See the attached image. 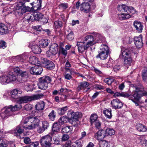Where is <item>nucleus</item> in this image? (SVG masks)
Masks as SVG:
<instances>
[{
  "instance_id": "f257e3e1",
  "label": "nucleus",
  "mask_w": 147,
  "mask_h": 147,
  "mask_svg": "<svg viewBox=\"0 0 147 147\" xmlns=\"http://www.w3.org/2000/svg\"><path fill=\"white\" fill-rule=\"evenodd\" d=\"M19 105L13 106L12 105L6 106L3 108L0 111V116L3 120H5L15 115L14 112L20 109Z\"/></svg>"
},
{
  "instance_id": "f03ea898",
  "label": "nucleus",
  "mask_w": 147,
  "mask_h": 147,
  "mask_svg": "<svg viewBox=\"0 0 147 147\" xmlns=\"http://www.w3.org/2000/svg\"><path fill=\"white\" fill-rule=\"evenodd\" d=\"M30 0H22L17 1L14 10L15 14L17 17L21 16L24 13L30 11V8L25 5V3L29 2Z\"/></svg>"
},
{
  "instance_id": "7ed1b4c3",
  "label": "nucleus",
  "mask_w": 147,
  "mask_h": 147,
  "mask_svg": "<svg viewBox=\"0 0 147 147\" xmlns=\"http://www.w3.org/2000/svg\"><path fill=\"white\" fill-rule=\"evenodd\" d=\"M40 121L36 117L28 116L23 121V127L26 129H32L36 128L39 125Z\"/></svg>"
},
{
  "instance_id": "20e7f679",
  "label": "nucleus",
  "mask_w": 147,
  "mask_h": 147,
  "mask_svg": "<svg viewBox=\"0 0 147 147\" xmlns=\"http://www.w3.org/2000/svg\"><path fill=\"white\" fill-rule=\"evenodd\" d=\"M131 87H134V88L135 89L134 91L131 93L130 92H122V96L125 98H129V99H131L133 98H134L136 100H138L140 99V98L141 97V96L142 95L143 93L142 92H139V88H140L141 92H142L143 90L142 88L139 87V85L137 86H136L134 85L131 84L130 85Z\"/></svg>"
},
{
  "instance_id": "39448f33",
  "label": "nucleus",
  "mask_w": 147,
  "mask_h": 147,
  "mask_svg": "<svg viewBox=\"0 0 147 147\" xmlns=\"http://www.w3.org/2000/svg\"><path fill=\"white\" fill-rule=\"evenodd\" d=\"M132 49H121V54L123 59L124 64L127 66L130 65L132 62V56L134 53L132 51Z\"/></svg>"
},
{
  "instance_id": "423d86ee",
  "label": "nucleus",
  "mask_w": 147,
  "mask_h": 147,
  "mask_svg": "<svg viewBox=\"0 0 147 147\" xmlns=\"http://www.w3.org/2000/svg\"><path fill=\"white\" fill-rule=\"evenodd\" d=\"M119 8H121L120 10L123 12H127V13H121L119 15V18L120 20H124L131 18L130 13H134L136 11L134 8L132 7H129L124 5L122 4L119 6Z\"/></svg>"
},
{
  "instance_id": "0eeeda50",
  "label": "nucleus",
  "mask_w": 147,
  "mask_h": 147,
  "mask_svg": "<svg viewBox=\"0 0 147 147\" xmlns=\"http://www.w3.org/2000/svg\"><path fill=\"white\" fill-rule=\"evenodd\" d=\"M51 78L48 76L40 77L39 79V82L38 84V88L43 90H45L48 87V84L51 81Z\"/></svg>"
},
{
  "instance_id": "6e6552de",
  "label": "nucleus",
  "mask_w": 147,
  "mask_h": 147,
  "mask_svg": "<svg viewBox=\"0 0 147 147\" xmlns=\"http://www.w3.org/2000/svg\"><path fill=\"white\" fill-rule=\"evenodd\" d=\"M67 116H68V121L71 123L78 121V118L82 116L80 112H75L71 110L68 111Z\"/></svg>"
},
{
  "instance_id": "1a4fd4ad",
  "label": "nucleus",
  "mask_w": 147,
  "mask_h": 147,
  "mask_svg": "<svg viewBox=\"0 0 147 147\" xmlns=\"http://www.w3.org/2000/svg\"><path fill=\"white\" fill-rule=\"evenodd\" d=\"M44 96L42 94H38L30 96H25L21 97L20 100L21 103H26L28 101L39 99Z\"/></svg>"
},
{
  "instance_id": "9d476101",
  "label": "nucleus",
  "mask_w": 147,
  "mask_h": 147,
  "mask_svg": "<svg viewBox=\"0 0 147 147\" xmlns=\"http://www.w3.org/2000/svg\"><path fill=\"white\" fill-rule=\"evenodd\" d=\"M52 137L49 134L43 136L40 140V143L43 147H50L52 144Z\"/></svg>"
},
{
  "instance_id": "9b49d317",
  "label": "nucleus",
  "mask_w": 147,
  "mask_h": 147,
  "mask_svg": "<svg viewBox=\"0 0 147 147\" xmlns=\"http://www.w3.org/2000/svg\"><path fill=\"white\" fill-rule=\"evenodd\" d=\"M58 45L57 44H52L49 47V50L47 52V57H50L52 55H55L58 52Z\"/></svg>"
},
{
  "instance_id": "f8f14e48",
  "label": "nucleus",
  "mask_w": 147,
  "mask_h": 147,
  "mask_svg": "<svg viewBox=\"0 0 147 147\" xmlns=\"http://www.w3.org/2000/svg\"><path fill=\"white\" fill-rule=\"evenodd\" d=\"M111 104L112 108L115 109H120L122 108L123 104L118 99H114L111 100Z\"/></svg>"
},
{
  "instance_id": "ddd939ff",
  "label": "nucleus",
  "mask_w": 147,
  "mask_h": 147,
  "mask_svg": "<svg viewBox=\"0 0 147 147\" xmlns=\"http://www.w3.org/2000/svg\"><path fill=\"white\" fill-rule=\"evenodd\" d=\"M83 41L89 47L96 44L93 36L90 35L86 36L84 38Z\"/></svg>"
},
{
  "instance_id": "4468645a",
  "label": "nucleus",
  "mask_w": 147,
  "mask_h": 147,
  "mask_svg": "<svg viewBox=\"0 0 147 147\" xmlns=\"http://www.w3.org/2000/svg\"><path fill=\"white\" fill-rule=\"evenodd\" d=\"M39 65H35L30 68V71L31 74L39 75L42 73L43 69L42 67Z\"/></svg>"
},
{
  "instance_id": "2eb2a0df",
  "label": "nucleus",
  "mask_w": 147,
  "mask_h": 147,
  "mask_svg": "<svg viewBox=\"0 0 147 147\" xmlns=\"http://www.w3.org/2000/svg\"><path fill=\"white\" fill-rule=\"evenodd\" d=\"M18 82H22L27 81L28 78V73L27 71H22L19 75H18Z\"/></svg>"
},
{
  "instance_id": "dca6fc26",
  "label": "nucleus",
  "mask_w": 147,
  "mask_h": 147,
  "mask_svg": "<svg viewBox=\"0 0 147 147\" xmlns=\"http://www.w3.org/2000/svg\"><path fill=\"white\" fill-rule=\"evenodd\" d=\"M76 46L78 47L79 52L81 53H82L85 51L87 50L89 48V47L87 46V45L84 41L82 42H77Z\"/></svg>"
},
{
  "instance_id": "f3484780",
  "label": "nucleus",
  "mask_w": 147,
  "mask_h": 147,
  "mask_svg": "<svg viewBox=\"0 0 147 147\" xmlns=\"http://www.w3.org/2000/svg\"><path fill=\"white\" fill-rule=\"evenodd\" d=\"M105 130L101 129L98 131L95 134L94 137L98 140H102L106 136Z\"/></svg>"
},
{
  "instance_id": "a211bd4d",
  "label": "nucleus",
  "mask_w": 147,
  "mask_h": 147,
  "mask_svg": "<svg viewBox=\"0 0 147 147\" xmlns=\"http://www.w3.org/2000/svg\"><path fill=\"white\" fill-rule=\"evenodd\" d=\"M134 41L135 44L137 48H139L142 47L143 43L141 35H140L138 36L134 37Z\"/></svg>"
},
{
  "instance_id": "6ab92c4d",
  "label": "nucleus",
  "mask_w": 147,
  "mask_h": 147,
  "mask_svg": "<svg viewBox=\"0 0 147 147\" xmlns=\"http://www.w3.org/2000/svg\"><path fill=\"white\" fill-rule=\"evenodd\" d=\"M42 127L39 128L37 130L39 133H42L45 131L47 130L50 126L49 123L47 121H42Z\"/></svg>"
},
{
  "instance_id": "aec40b11",
  "label": "nucleus",
  "mask_w": 147,
  "mask_h": 147,
  "mask_svg": "<svg viewBox=\"0 0 147 147\" xmlns=\"http://www.w3.org/2000/svg\"><path fill=\"white\" fill-rule=\"evenodd\" d=\"M28 47L31 48L32 51L35 54H39L40 53L41 49L34 42H31L29 44Z\"/></svg>"
},
{
  "instance_id": "412c9836",
  "label": "nucleus",
  "mask_w": 147,
  "mask_h": 147,
  "mask_svg": "<svg viewBox=\"0 0 147 147\" xmlns=\"http://www.w3.org/2000/svg\"><path fill=\"white\" fill-rule=\"evenodd\" d=\"M133 25L137 32L139 33L142 32L143 26L141 22L136 20L134 22Z\"/></svg>"
},
{
  "instance_id": "4be33fe9",
  "label": "nucleus",
  "mask_w": 147,
  "mask_h": 147,
  "mask_svg": "<svg viewBox=\"0 0 147 147\" xmlns=\"http://www.w3.org/2000/svg\"><path fill=\"white\" fill-rule=\"evenodd\" d=\"M7 76L8 80L7 81L9 82V83L12 82H18V76L14 74L13 73L9 72Z\"/></svg>"
},
{
  "instance_id": "5701e85b",
  "label": "nucleus",
  "mask_w": 147,
  "mask_h": 147,
  "mask_svg": "<svg viewBox=\"0 0 147 147\" xmlns=\"http://www.w3.org/2000/svg\"><path fill=\"white\" fill-rule=\"evenodd\" d=\"M90 9V4L87 2L83 3L81 5V10L86 13L88 12Z\"/></svg>"
},
{
  "instance_id": "b1692460",
  "label": "nucleus",
  "mask_w": 147,
  "mask_h": 147,
  "mask_svg": "<svg viewBox=\"0 0 147 147\" xmlns=\"http://www.w3.org/2000/svg\"><path fill=\"white\" fill-rule=\"evenodd\" d=\"M66 38L69 40H73L74 38V35L73 32L70 29L66 30L65 31Z\"/></svg>"
},
{
  "instance_id": "393cba45",
  "label": "nucleus",
  "mask_w": 147,
  "mask_h": 147,
  "mask_svg": "<svg viewBox=\"0 0 147 147\" xmlns=\"http://www.w3.org/2000/svg\"><path fill=\"white\" fill-rule=\"evenodd\" d=\"M29 62L30 63L35 65H40L41 63L38 59L34 56H31L29 58Z\"/></svg>"
},
{
  "instance_id": "a878e982",
  "label": "nucleus",
  "mask_w": 147,
  "mask_h": 147,
  "mask_svg": "<svg viewBox=\"0 0 147 147\" xmlns=\"http://www.w3.org/2000/svg\"><path fill=\"white\" fill-rule=\"evenodd\" d=\"M22 91L20 89H14L11 92V97L15 99H17L18 98V94H21Z\"/></svg>"
},
{
  "instance_id": "bb28decb",
  "label": "nucleus",
  "mask_w": 147,
  "mask_h": 147,
  "mask_svg": "<svg viewBox=\"0 0 147 147\" xmlns=\"http://www.w3.org/2000/svg\"><path fill=\"white\" fill-rule=\"evenodd\" d=\"M94 40L96 43L101 42L103 39V38L100 34L96 32H93Z\"/></svg>"
},
{
  "instance_id": "cd10ccee",
  "label": "nucleus",
  "mask_w": 147,
  "mask_h": 147,
  "mask_svg": "<svg viewBox=\"0 0 147 147\" xmlns=\"http://www.w3.org/2000/svg\"><path fill=\"white\" fill-rule=\"evenodd\" d=\"M89 84L86 82H81L78 85L77 88V90L78 91L81 90H84L86 88L88 87L89 85Z\"/></svg>"
},
{
  "instance_id": "c85d7f7f",
  "label": "nucleus",
  "mask_w": 147,
  "mask_h": 147,
  "mask_svg": "<svg viewBox=\"0 0 147 147\" xmlns=\"http://www.w3.org/2000/svg\"><path fill=\"white\" fill-rule=\"evenodd\" d=\"M98 54L96 56L97 58H100L102 60H104L107 59L108 56V55L109 53H106L105 52H98Z\"/></svg>"
},
{
  "instance_id": "c756f323",
  "label": "nucleus",
  "mask_w": 147,
  "mask_h": 147,
  "mask_svg": "<svg viewBox=\"0 0 147 147\" xmlns=\"http://www.w3.org/2000/svg\"><path fill=\"white\" fill-rule=\"evenodd\" d=\"M23 128H24L23 125L22 127L21 126H18L16 128L14 129L13 132L14 135L18 136H19L20 134L23 133L24 130Z\"/></svg>"
},
{
  "instance_id": "7c9ffc66",
  "label": "nucleus",
  "mask_w": 147,
  "mask_h": 147,
  "mask_svg": "<svg viewBox=\"0 0 147 147\" xmlns=\"http://www.w3.org/2000/svg\"><path fill=\"white\" fill-rule=\"evenodd\" d=\"M45 102L42 101H40L37 102L35 106V107L36 110L37 111L43 110L45 107Z\"/></svg>"
},
{
  "instance_id": "2f4dec72",
  "label": "nucleus",
  "mask_w": 147,
  "mask_h": 147,
  "mask_svg": "<svg viewBox=\"0 0 147 147\" xmlns=\"http://www.w3.org/2000/svg\"><path fill=\"white\" fill-rule=\"evenodd\" d=\"M49 134H50V135L53 138V140L54 142V144L57 145L60 144L59 136L57 134H55L53 132H51Z\"/></svg>"
},
{
  "instance_id": "473e14b6",
  "label": "nucleus",
  "mask_w": 147,
  "mask_h": 147,
  "mask_svg": "<svg viewBox=\"0 0 147 147\" xmlns=\"http://www.w3.org/2000/svg\"><path fill=\"white\" fill-rule=\"evenodd\" d=\"M7 27L4 24H0V34H6L8 32Z\"/></svg>"
},
{
  "instance_id": "72a5a7b5",
  "label": "nucleus",
  "mask_w": 147,
  "mask_h": 147,
  "mask_svg": "<svg viewBox=\"0 0 147 147\" xmlns=\"http://www.w3.org/2000/svg\"><path fill=\"white\" fill-rule=\"evenodd\" d=\"M136 128L140 132H145L147 131V127L144 125L139 123L136 126Z\"/></svg>"
},
{
  "instance_id": "f704fd0d",
  "label": "nucleus",
  "mask_w": 147,
  "mask_h": 147,
  "mask_svg": "<svg viewBox=\"0 0 147 147\" xmlns=\"http://www.w3.org/2000/svg\"><path fill=\"white\" fill-rule=\"evenodd\" d=\"M7 75H3L1 77H0V82L2 84H7L9 83Z\"/></svg>"
},
{
  "instance_id": "c9c22d12",
  "label": "nucleus",
  "mask_w": 147,
  "mask_h": 147,
  "mask_svg": "<svg viewBox=\"0 0 147 147\" xmlns=\"http://www.w3.org/2000/svg\"><path fill=\"white\" fill-rule=\"evenodd\" d=\"M49 43L47 40H41L39 42V45L40 47L45 48L47 47Z\"/></svg>"
},
{
  "instance_id": "e433bc0d",
  "label": "nucleus",
  "mask_w": 147,
  "mask_h": 147,
  "mask_svg": "<svg viewBox=\"0 0 147 147\" xmlns=\"http://www.w3.org/2000/svg\"><path fill=\"white\" fill-rule=\"evenodd\" d=\"M68 110V107L66 106L62 108H59L57 109L58 112L59 114L63 115Z\"/></svg>"
},
{
  "instance_id": "4c0bfd02",
  "label": "nucleus",
  "mask_w": 147,
  "mask_h": 147,
  "mask_svg": "<svg viewBox=\"0 0 147 147\" xmlns=\"http://www.w3.org/2000/svg\"><path fill=\"white\" fill-rule=\"evenodd\" d=\"M112 110L111 109L104 110L103 113L106 117L109 119H111L112 117Z\"/></svg>"
},
{
  "instance_id": "58836bf2",
  "label": "nucleus",
  "mask_w": 147,
  "mask_h": 147,
  "mask_svg": "<svg viewBox=\"0 0 147 147\" xmlns=\"http://www.w3.org/2000/svg\"><path fill=\"white\" fill-rule=\"evenodd\" d=\"M99 52L109 53V47L107 45L102 44L100 46Z\"/></svg>"
},
{
  "instance_id": "ea45409f",
  "label": "nucleus",
  "mask_w": 147,
  "mask_h": 147,
  "mask_svg": "<svg viewBox=\"0 0 147 147\" xmlns=\"http://www.w3.org/2000/svg\"><path fill=\"white\" fill-rule=\"evenodd\" d=\"M60 126L59 124L56 123H54L52 129V132L54 133V132H57L60 130Z\"/></svg>"
},
{
  "instance_id": "a19ab883",
  "label": "nucleus",
  "mask_w": 147,
  "mask_h": 147,
  "mask_svg": "<svg viewBox=\"0 0 147 147\" xmlns=\"http://www.w3.org/2000/svg\"><path fill=\"white\" fill-rule=\"evenodd\" d=\"M106 136H112L114 134L115 131L114 129L110 128H107L105 130Z\"/></svg>"
},
{
  "instance_id": "79ce46f5",
  "label": "nucleus",
  "mask_w": 147,
  "mask_h": 147,
  "mask_svg": "<svg viewBox=\"0 0 147 147\" xmlns=\"http://www.w3.org/2000/svg\"><path fill=\"white\" fill-rule=\"evenodd\" d=\"M98 116L96 114H92L91 115L90 117V121L91 124L92 125L94 122H95L96 121L98 120L97 119Z\"/></svg>"
},
{
  "instance_id": "37998d69",
  "label": "nucleus",
  "mask_w": 147,
  "mask_h": 147,
  "mask_svg": "<svg viewBox=\"0 0 147 147\" xmlns=\"http://www.w3.org/2000/svg\"><path fill=\"white\" fill-rule=\"evenodd\" d=\"M67 121H68V116L67 117L66 116H63L61 117L59 120V123L62 124L67 123Z\"/></svg>"
},
{
  "instance_id": "c03bdc74",
  "label": "nucleus",
  "mask_w": 147,
  "mask_h": 147,
  "mask_svg": "<svg viewBox=\"0 0 147 147\" xmlns=\"http://www.w3.org/2000/svg\"><path fill=\"white\" fill-rule=\"evenodd\" d=\"M72 127L71 126H67L62 129L61 131L63 133H67L72 131Z\"/></svg>"
},
{
  "instance_id": "a18cd8bd",
  "label": "nucleus",
  "mask_w": 147,
  "mask_h": 147,
  "mask_svg": "<svg viewBox=\"0 0 147 147\" xmlns=\"http://www.w3.org/2000/svg\"><path fill=\"white\" fill-rule=\"evenodd\" d=\"M43 15L40 13H34L33 15L34 17V20H36L40 21Z\"/></svg>"
},
{
  "instance_id": "49530a36",
  "label": "nucleus",
  "mask_w": 147,
  "mask_h": 147,
  "mask_svg": "<svg viewBox=\"0 0 147 147\" xmlns=\"http://www.w3.org/2000/svg\"><path fill=\"white\" fill-rule=\"evenodd\" d=\"M142 76L143 80L146 81L147 79V67H144L142 71Z\"/></svg>"
},
{
  "instance_id": "de8ad7c7",
  "label": "nucleus",
  "mask_w": 147,
  "mask_h": 147,
  "mask_svg": "<svg viewBox=\"0 0 147 147\" xmlns=\"http://www.w3.org/2000/svg\"><path fill=\"white\" fill-rule=\"evenodd\" d=\"M50 61L47 60L46 59L42 58L41 60V63L40 64L42 66L46 67L47 65L49 63V62Z\"/></svg>"
},
{
  "instance_id": "09e8293b",
  "label": "nucleus",
  "mask_w": 147,
  "mask_h": 147,
  "mask_svg": "<svg viewBox=\"0 0 147 147\" xmlns=\"http://www.w3.org/2000/svg\"><path fill=\"white\" fill-rule=\"evenodd\" d=\"M48 116L50 119L53 121L55 120L56 117L55 111L54 110H52L49 115Z\"/></svg>"
},
{
  "instance_id": "8fccbe9b",
  "label": "nucleus",
  "mask_w": 147,
  "mask_h": 147,
  "mask_svg": "<svg viewBox=\"0 0 147 147\" xmlns=\"http://www.w3.org/2000/svg\"><path fill=\"white\" fill-rule=\"evenodd\" d=\"M114 80L113 78H105L104 81L109 85H111L112 82H114Z\"/></svg>"
},
{
  "instance_id": "3c124183",
  "label": "nucleus",
  "mask_w": 147,
  "mask_h": 147,
  "mask_svg": "<svg viewBox=\"0 0 147 147\" xmlns=\"http://www.w3.org/2000/svg\"><path fill=\"white\" fill-rule=\"evenodd\" d=\"M99 145L100 147H107L108 145V143L105 140H100Z\"/></svg>"
},
{
  "instance_id": "603ef678",
  "label": "nucleus",
  "mask_w": 147,
  "mask_h": 147,
  "mask_svg": "<svg viewBox=\"0 0 147 147\" xmlns=\"http://www.w3.org/2000/svg\"><path fill=\"white\" fill-rule=\"evenodd\" d=\"M16 57L18 58L19 60L21 62H25V61L24 59H26L28 58L27 56H26L24 54L20 56H17Z\"/></svg>"
},
{
  "instance_id": "864d4df0",
  "label": "nucleus",
  "mask_w": 147,
  "mask_h": 147,
  "mask_svg": "<svg viewBox=\"0 0 147 147\" xmlns=\"http://www.w3.org/2000/svg\"><path fill=\"white\" fill-rule=\"evenodd\" d=\"M71 147H82L80 141L78 140L73 143Z\"/></svg>"
},
{
  "instance_id": "5fc2aeb1",
  "label": "nucleus",
  "mask_w": 147,
  "mask_h": 147,
  "mask_svg": "<svg viewBox=\"0 0 147 147\" xmlns=\"http://www.w3.org/2000/svg\"><path fill=\"white\" fill-rule=\"evenodd\" d=\"M59 53H61L66 56L67 53V52L65 49H64L61 46H60L59 50Z\"/></svg>"
},
{
  "instance_id": "6e6d98bb",
  "label": "nucleus",
  "mask_w": 147,
  "mask_h": 147,
  "mask_svg": "<svg viewBox=\"0 0 147 147\" xmlns=\"http://www.w3.org/2000/svg\"><path fill=\"white\" fill-rule=\"evenodd\" d=\"M55 67V64L53 62L50 61L49 62V63H48L46 67L47 69L51 70L53 69Z\"/></svg>"
},
{
  "instance_id": "4d7b16f0",
  "label": "nucleus",
  "mask_w": 147,
  "mask_h": 147,
  "mask_svg": "<svg viewBox=\"0 0 147 147\" xmlns=\"http://www.w3.org/2000/svg\"><path fill=\"white\" fill-rule=\"evenodd\" d=\"M54 25L55 28L57 29L62 26V23L61 21H55L54 22Z\"/></svg>"
},
{
  "instance_id": "13d9d810",
  "label": "nucleus",
  "mask_w": 147,
  "mask_h": 147,
  "mask_svg": "<svg viewBox=\"0 0 147 147\" xmlns=\"http://www.w3.org/2000/svg\"><path fill=\"white\" fill-rule=\"evenodd\" d=\"M32 86L29 84H27L24 86V89L27 91H32L33 90L32 88Z\"/></svg>"
},
{
  "instance_id": "bf43d9fd",
  "label": "nucleus",
  "mask_w": 147,
  "mask_h": 147,
  "mask_svg": "<svg viewBox=\"0 0 147 147\" xmlns=\"http://www.w3.org/2000/svg\"><path fill=\"white\" fill-rule=\"evenodd\" d=\"M23 141L26 144H29L31 143V140L28 137L23 138Z\"/></svg>"
},
{
  "instance_id": "052dcab7",
  "label": "nucleus",
  "mask_w": 147,
  "mask_h": 147,
  "mask_svg": "<svg viewBox=\"0 0 147 147\" xmlns=\"http://www.w3.org/2000/svg\"><path fill=\"white\" fill-rule=\"evenodd\" d=\"M7 145L5 141L0 139V147H7Z\"/></svg>"
},
{
  "instance_id": "680f3d73",
  "label": "nucleus",
  "mask_w": 147,
  "mask_h": 147,
  "mask_svg": "<svg viewBox=\"0 0 147 147\" xmlns=\"http://www.w3.org/2000/svg\"><path fill=\"white\" fill-rule=\"evenodd\" d=\"M59 7L60 8L65 9L68 8V5L67 3H63L60 4L59 5Z\"/></svg>"
},
{
  "instance_id": "e2e57ef3",
  "label": "nucleus",
  "mask_w": 147,
  "mask_h": 147,
  "mask_svg": "<svg viewBox=\"0 0 147 147\" xmlns=\"http://www.w3.org/2000/svg\"><path fill=\"white\" fill-rule=\"evenodd\" d=\"M138 140L140 141V142L141 144L143 145V144H146V140H145V138L144 136L140 137Z\"/></svg>"
},
{
  "instance_id": "0e129e2a",
  "label": "nucleus",
  "mask_w": 147,
  "mask_h": 147,
  "mask_svg": "<svg viewBox=\"0 0 147 147\" xmlns=\"http://www.w3.org/2000/svg\"><path fill=\"white\" fill-rule=\"evenodd\" d=\"M94 125L96 128L99 129L101 128V123L99 120L96 121L94 122Z\"/></svg>"
},
{
  "instance_id": "69168bd1",
  "label": "nucleus",
  "mask_w": 147,
  "mask_h": 147,
  "mask_svg": "<svg viewBox=\"0 0 147 147\" xmlns=\"http://www.w3.org/2000/svg\"><path fill=\"white\" fill-rule=\"evenodd\" d=\"M59 92V94H66L69 91L67 89L65 88H62L60 90Z\"/></svg>"
},
{
  "instance_id": "338daca9",
  "label": "nucleus",
  "mask_w": 147,
  "mask_h": 147,
  "mask_svg": "<svg viewBox=\"0 0 147 147\" xmlns=\"http://www.w3.org/2000/svg\"><path fill=\"white\" fill-rule=\"evenodd\" d=\"M69 67H65L64 69L65 71V73L69 72L71 74H72L74 72V70L72 68H69Z\"/></svg>"
},
{
  "instance_id": "774afa93",
  "label": "nucleus",
  "mask_w": 147,
  "mask_h": 147,
  "mask_svg": "<svg viewBox=\"0 0 147 147\" xmlns=\"http://www.w3.org/2000/svg\"><path fill=\"white\" fill-rule=\"evenodd\" d=\"M32 108V105L30 104H27L24 107V109L26 111L31 110Z\"/></svg>"
}]
</instances>
